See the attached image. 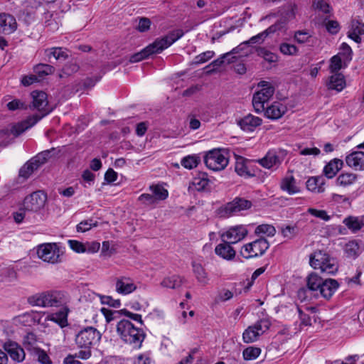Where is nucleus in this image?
Returning <instances> with one entry per match:
<instances>
[{
  "mask_svg": "<svg viewBox=\"0 0 364 364\" xmlns=\"http://www.w3.org/2000/svg\"><path fill=\"white\" fill-rule=\"evenodd\" d=\"M28 303L40 307H60L55 313L48 316V320L58 324L61 328L68 326V316L70 311L68 304L69 295L63 291H47L28 297Z\"/></svg>",
  "mask_w": 364,
  "mask_h": 364,
  "instance_id": "nucleus-1",
  "label": "nucleus"
},
{
  "mask_svg": "<svg viewBox=\"0 0 364 364\" xmlns=\"http://www.w3.org/2000/svg\"><path fill=\"white\" fill-rule=\"evenodd\" d=\"M31 95L33 99V107L37 109L40 112H41V114L40 115L33 114L25 121L16 124H9L2 130L4 134L17 136L23 134L28 129L32 127L41 119L47 115L51 111V108L48 106V97L46 92L35 90L33 91Z\"/></svg>",
  "mask_w": 364,
  "mask_h": 364,
  "instance_id": "nucleus-2",
  "label": "nucleus"
},
{
  "mask_svg": "<svg viewBox=\"0 0 364 364\" xmlns=\"http://www.w3.org/2000/svg\"><path fill=\"white\" fill-rule=\"evenodd\" d=\"M183 36L182 30L178 29L170 32L166 36L156 40L153 43L149 45L141 51L132 55L129 58L130 63L139 62L152 54L161 53L169 47Z\"/></svg>",
  "mask_w": 364,
  "mask_h": 364,
  "instance_id": "nucleus-3",
  "label": "nucleus"
},
{
  "mask_svg": "<svg viewBox=\"0 0 364 364\" xmlns=\"http://www.w3.org/2000/svg\"><path fill=\"white\" fill-rule=\"evenodd\" d=\"M117 333L124 343L136 349L141 348L146 336L141 328L135 326L127 319H121L117 322Z\"/></svg>",
  "mask_w": 364,
  "mask_h": 364,
  "instance_id": "nucleus-4",
  "label": "nucleus"
},
{
  "mask_svg": "<svg viewBox=\"0 0 364 364\" xmlns=\"http://www.w3.org/2000/svg\"><path fill=\"white\" fill-rule=\"evenodd\" d=\"M309 263L314 269H320L326 274H334L338 269L336 259L321 250L315 251L311 255Z\"/></svg>",
  "mask_w": 364,
  "mask_h": 364,
  "instance_id": "nucleus-5",
  "label": "nucleus"
},
{
  "mask_svg": "<svg viewBox=\"0 0 364 364\" xmlns=\"http://www.w3.org/2000/svg\"><path fill=\"white\" fill-rule=\"evenodd\" d=\"M258 87L261 89L254 94L252 105L255 112L260 113L264 110V103L273 96L275 88L271 82L267 81H261Z\"/></svg>",
  "mask_w": 364,
  "mask_h": 364,
  "instance_id": "nucleus-6",
  "label": "nucleus"
},
{
  "mask_svg": "<svg viewBox=\"0 0 364 364\" xmlns=\"http://www.w3.org/2000/svg\"><path fill=\"white\" fill-rule=\"evenodd\" d=\"M102 338L100 332L95 328L87 326L80 330L75 336V343L81 348H90L97 345Z\"/></svg>",
  "mask_w": 364,
  "mask_h": 364,
  "instance_id": "nucleus-7",
  "label": "nucleus"
},
{
  "mask_svg": "<svg viewBox=\"0 0 364 364\" xmlns=\"http://www.w3.org/2000/svg\"><path fill=\"white\" fill-rule=\"evenodd\" d=\"M206 166L214 171L223 170L228 164V158L225 150L215 149L206 153L204 157Z\"/></svg>",
  "mask_w": 364,
  "mask_h": 364,
  "instance_id": "nucleus-8",
  "label": "nucleus"
},
{
  "mask_svg": "<svg viewBox=\"0 0 364 364\" xmlns=\"http://www.w3.org/2000/svg\"><path fill=\"white\" fill-rule=\"evenodd\" d=\"M269 247V244L267 240L264 237H260L243 245L240 254L245 259L257 257L263 255Z\"/></svg>",
  "mask_w": 364,
  "mask_h": 364,
  "instance_id": "nucleus-9",
  "label": "nucleus"
},
{
  "mask_svg": "<svg viewBox=\"0 0 364 364\" xmlns=\"http://www.w3.org/2000/svg\"><path fill=\"white\" fill-rule=\"evenodd\" d=\"M37 255L43 261L55 264L60 261L63 251L56 243H43L38 245Z\"/></svg>",
  "mask_w": 364,
  "mask_h": 364,
  "instance_id": "nucleus-10",
  "label": "nucleus"
},
{
  "mask_svg": "<svg viewBox=\"0 0 364 364\" xmlns=\"http://www.w3.org/2000/svg\"><path fill=\"white\" fill-rule=\"evenodd\" d=\"M248 234L246 225H237L230 226L218 232L222 242H228L236 244L244 240Z\"/></svg>",
  "mask_w": 364,
  "mask_h": 364,
  "instance_id": "nucleus-11",
  "label": "nucleus"
},
{
  "mask_svg": "<svg viewBox=\"0 0 364 364\" xmlns=\"http://www.w3.org/2000/svg\"><path fill=\"white\" fill-rule=\"evenodd\" d=\"M46 200L47 196L43 192L35 191L24 198L23 209L28 212L36 213L44 207Z\"/></svg>",
  "mask_w": 364,
  "mask_h": 364,
  "instance_id": "nucleus-12",
  "label": "nucleus"
},
{
  "mask_svg": "<svg viewBox=\"0 0 364 364\" xmlns=\"http://www.w3.org/2000/svg\"><path fill=\"white\" fill-rule=\"evenodd\" d=\"M284 154L282 151L269 150L265 156L257 161L262 167L270 169L277 168L284 160Z\"/></svg>",
  "mask_w": 364,
  "mask_h": 364,
  "instance_id": "nucleus-13",
  "label": "nucleus"
},
{
  "mask_svg": "<svg viewBox=\"0 0 364 364\" xmlns=\"http://www.w3.org/2000/svg\"><path fill=\"white\" fill-rule=\"evenodd\" d=\"M252 205V203L250 200L237 197L224 206L223 212L226 216H232L250 209Z\"/></svg>",
  "mask_w": 364,
  "mask_h": 364,
  "instance_id": "nucleus-14",
  "label": "nucleus"
},
{
  "mask_svg": "<svg viewBox=\"0 0 364 364\" xmlns=\"http://www.w3.org/2000/svg\"><path fill=\"white\" fill-rule=\"evenodd\" d=\"M3 348L14 362L21 363L24 360L26 357L25 351L16 342L7 341L4 343Z\"/></svg>",
  "mask_w": 364,
  "mask_h": 364,
  "instance_id": "nucleus-15",
  "label": "nucleus"
},
{
  "mask_svg": "<svg viewBox=\"0 0 364 364\" xmlns=\"http://www.w3.org/2000/svg\"><path fill=\"white\" fill-rule=\"evenodd\" d=\"M287 111V106L281 102H274L264 108V116L275 120L281 118Z\"/></svg>",
  "mask_w": 364,
  "mask_h": 364,
  "instance_id": "nucleus-16",
  "label": "nucleus"
},
{
  "mask_svg": "<svg viewBox=\"0 0 364 364\" xmlns=\"http://www.w3.org/2000/svg\"><path fill=\"white\" fill-rule=\"evenodd\" d=\"M348 166L355 171L364 170V152L355 151L348 154L345 159Z\"/></svg>",
  "mask_w": 364,
  "mask_h": 364,
  "instance_id": "nucleus-17",
  "label": "nucleus"
},
{
  "mask_svg": "<svg viewBox=\"0 0 364 364\" xmlns=\"http://www.w3.org/2000/svg\"><path fill=\"white\" fill-rule=\"evenodd\" d=\"M136 289V286L130 277H119L115 282L116 291L122 295L131 294Z\"/></svg>",
  "mask_w": 364,
  "mask_h": 364,
  "instance_id": "nucleus-18",
  "label": "nucleus"
},
{
  "mask_svg": "<svg viewBox=\"0 0 364 364\" xmlns=\"http://www.w3.org/2000/svg\"><path fill=\"white\" fill-rule=\"evenodd\" d=\"M17 28L16 18L11 14H0V33L11 34Z\"/></svg>",
  "mask_w": 364,
  "mask_h": 364,
  "instance_id": "nucleus-19",
  "label": "nucleus"
},
{
  "mask_svg": "<svg viewBox=\"0 0 364 364\" xmlns=\"http://www.w3.org/2000/svg\"><path fill=\"white\" fill-rule=\"evenodd\" d=\"M339 287L338 282L334 279H324L318 292L326 299H329Z\"/></svg>",
  "mask_w": 364,
  "mask_h": 364,
  "instance_id": "nucleus-20",
  "label": "nucleus"
},
{
  "mask_svg": "<svg viewBox=\"0 0 364 364\" xmlns=\"http://www.w3.org/2000/svg\"><path fill=\"white\" fill-rule=\"evenodd\" d=\"M298 11L297 5L293 3L286 5L281 11L280 19L274 24L281 25V29L284 27L287 23L295 18Z\"/></svg>",
  "mask_w": 364,
  "mask_h": 364,
  "instance_id": "nucleus-21",
  "label": "nucleus"
},
{
  "mask_svg": "<svg viewBox=\"0 0 364 364\" xmlns=\"http://www.w3.org/2000/svg\"><path fill=\"white\" fill-rule=\"evenodd\" d=\"M231 245L232 244L228 242H222L218 244L215 248V255L223 259L232 260L235 257L236 252Z\"/></svg>",
  "mask_w": 364,
  "mask_h": 364,
  "instance_id": "nucleus-22",
  "label": "nucleus"
},
{
  "mask_svg": "<svg viewBox=\"0 0 364 364\" xmlns=\"http://www.w3.org/2000/svg\"><path fill=\"white\" fill-rule=\"evenodd\" d=\"M326 182V180L323 176H311L306 181V186L312 193H321L325 191Z\"/></svg>",
  "mask_w": 364,
  "mask_h": 364,
  "instance_id": "nucleus-23",
  "label": "nucleus"
},
{
  "mask_svg": "<svg viewBox=\"0 0 364 364\" xmlns=\"http://www.w3.org/2000/svg\"><path fill=\"white\" fill-rule=\"evenodd\" d=\"M280 188L289 195L300 193L301 189L297 186L295 178L292 175L285 176L280 182Z\"/></svg>",
  "mask_w": 364,
  "mask_h": 364,
  "instance_id": "nucleus-24",
  "label": "nucleus"
},
{
  "mask_svg": "<svg viewBox=\"0 0 364 364\" xmlns=\"http://www.w3.org/2000/svg\"><path fill=\"white\" fill-rule=\"evenodd\" d=\"M262 124V119L252 114H248L241 119L238 124L240 128L245 132H252L255 129Z\"/></svg>",
  "mask_w": 364,
  "mask_h": 364,
  "instance_id": "nucleus-25",
  "label": "nucleus"
},
{
  "mask_svg": "<svg viewBox=\"0 0 364 364\" xmlns=\"http://www.w3.org/2000/svg\"><path fill=\"white\" fill-rule=\"evenodd\" d=\"M343 161L339 159L331 160L323 168V173L328 178H333L343 168Z\"/></svg>",
  "mask_w": 364,
  "mask_h": 364,
  "instance_id": "nucleus-26",
  "label": "nucleus"
},
{
  "mask_svg": "<svg viewBox=\"0 0 364 364\" xmlns=\"http://www.w3.org/2000/svg\"><path fill=\"white\" fill-rule=\"evenodd\" d=\"M210 180L206 173H199L191 182V187L198 191H206L209 188Z\"/></svg>",
  "mask_w": 364,
  "mask_h": 364,
  "instance_id": "nucleus-27",
  "label": "nucleus"
},
{
  "mask_svg": "<svg viewBox=\"0 0 364 364\" xmlns=\"http://www.w3.org/2000/svg\"><path fill=\"white\" fill-rule=\"evenodd\" d=\"M343 223L352 233H356L364 227V216H348L344 218Z\"/></svg>",
  "mask_w": 364,
  "mask_h": 364,
  "instance_id": "nucleus-28",
  "label": "nucleus"
},
{
  "mask_svg": "<svg viewBox=\"0 0 364 364\" xmlns=\"http://www.w3.org/2000/svg\"><path fill=\"white\" fill-rule=\"evenodd\" d=\"M235 171L240 176L245 178H249L255 176V173L250 171L247 165V160L242 157L237 158L235 165Z\"/></svg>",
  "mask_w": 364,
  "mask_h": 364,
  "instance_id": "nucleus-29",
  "label": "nucleus"
},
{
  "mask_svg": "<svg viewBox=\"0 0 364 364\" xmlns=\"http://www.w3.org/2000/svg\"><path fill=\"white\" fill-rule=\"evenodd\" d=\"M327 87L330 90H335L338 92L341 91L346 87L344 77L341 73H333L327 83Z\"/></svg>",
  "mask_w": 364,
  "mask_h": 364,
  "instance_id": "nucleus-30",
  "label": "nucleus"
},
{
  "mask_svg": "<svg viewBox=\"0 0 364 364\" xmlns=\"http://www.w3.org/2000/svg\"><path fill=\"white\" fill-rule=\"evenodd\" d=\"M323 279H324L320 277L316 272H313L309 273L306 278L308 289L311 291L318 292Z\"/></svg>",
  "mask_w": 364,
  "mask_h": 364,
  "instance_id": "nucleus-31",
  "label": "nucleus"
},
{
  "mask_svg": "<svg viewBox=\"0 0 364 364\" xmlns=\"http://www.w3.org/2000/svg\"><path fill=\"white\" fill-rule=\"evenodd\" d=\"M281 30V25L273 24L270 26L265 31L258 33L256 36H252L248 41L249 43H261L264 39L271 33L276 32L277 31Z\"/></svg>",
  "mask_w": 364,
  "mask_h": 364,
  "instance_id": "nucleus-32",
  "label": "nucleus"
},
{
  "mask_svg": "<svg viewBox=\"0 0 364 364\" xmlns=\"http://www.w3.org/2000/svg\"><path fill=\"white\" fill-rule=\"evenodd\" d=\"M296 311L298 313V316L300 321V326H309L312 324V318L306 311L311 310L312 312H315V307H305L303 309L302 306H296Z\"/></svg>",
  "mask_w": 364,
  "mask_h": 364,
  "instance_id": "nucleus-33",
  "label": "nucleus"
},
{
  "mask_svg": "<svg viewBox=\"0 0 364 364\" xmlns=\"http://www.w3.org/2000/svg\"><path fill=\"white\" fill-rule=\"evenodd\" d=\"M346 256L350 259H356L362 252V247L356 240L349 241L345 245Z\"/></svg>",
  "mask_w": 364,
  "mask_h": 364,
  "instance_id": "nucleus-34",
  "label": "nucleus"
},
{
  "mask_svg": "<svg viewBox=\"0 0 364 364\" xmlns=\"http://www.w3.org/2000/svg\"><path fill=\"white\" fill-rule=\"evenodd\" d=\"M356 180V174L348 172H343L336 178V184L338 186L347 187L355 183Z\"/></svg>",
  "mask_w": 364,
  "mask_h": 364,
  "instance_id": "nucleus-35",
  "label": "nucleus"
},
{
  "mask_svg": "<svg viewBox=\"0 0 364 364\" xmlns=\"http://www.w3.org/2000/svg\"><path fill=\"white\" fill-rule=\"evenodd\" d=\"M294 39L299 43H306L309 46H314L316 43V38L306 31H296L294 34Z\"/></svg>",
  "mask_w": 364,
  "mask_h": 364,
  "instance_id": "nucleus-36",
  "label": "nucleus"
},
{
  "mask_svg": "<svg viewBox=\"0 0 364 364\" xmlns=\"http://www.w3.org/2000/svg\"><path fill=\"white\" fill-rule=\"evenodd\" d=\"M192 267L198 282L203 285L207 284L208 278L203 266L200 263L193 262Z\"/></svg>",
  "mask_w": 364,
  "mask_h": 364,
  "instance_id": "nucleus-37",
  "label": "nucleus"
},
{
  "mask_svg": "<svg viewBox=\"0 0 364 364\" xmlns=\"http://www.w3.org/2000/svg\"><path fill=\"white\" fill-rule=\"evenodd\" d=\"M46 53L49 59L53 58L55 60H65L68 56L67 50L60 47L47 49Z\"/></svg>",
  "mask_w": 364,
  "mask_h": 364,
  "instance_id": "nucleus-38",
  "label": "nucleus"
},
{
  "mask_svg": "<svg viewBox=\"0 0 364 364\" xmlns=\"http://www.w3.org/2000/svg\"><path fill=\"white\" fill-rule=\"evenodd\" d=\"M38 168V164L31 159L20 168L19 176L28 178Z\"/></svg>",
  "mask_w": 364,
  "mask_h": 364,
  "instance_id": "nucleus-39",
  "label": "nucleus"
},
{
  "mask_svg": "<svg viewBox=\"0 0 364 364\" xmlns=\"http://www.w3.org/2000/svg\"><path fill=\"white\" fill-rule=\"evenodd\" d=\"M249 43L248 41H245L242 43H240L238 46L234 48L230 52L226 53L223 55V58H227L230 56L231 54H237L241 53V56H247L250 53L251 50L249 47Z\"/></svg>",
  "mask_w": 364,
  "mask_h": 364,
  "instance_id": "nucleus-40",
  "label": "nucleus"
},
{
  "mask_svg": "<svg viewBox=\"0 0 364 364\" xmlns=\"http://www.w3.org/2000/svg\"><path fill=\"white\" fill-rule=\"evenodd\" d=\"M200 162V158L196 155H188L183 157L181 161V164L187 169H193L196 168Z\"/></svg>",
  "mask_w": 364,
  "mask_h": 364,
  "instance_id": "nucleus-41",
  "label": "nucleus"
},
{
  "mask_svg": "<svg viewBox=\"0 0 364 364\" xmlns=\"http://www.w3.org/2000/svg\"><path fill=\"white\" fill-rule=\"evenodd\" d=\"M255 328L253 326H250L245 330L242 333V339L245 343H253L260 336V334Z\"/></svg>",
  "mask_w": 364,
  "mask_h": 364,
  "instance_id": "nucleus-42",
  "label": "nucleus"
},
{
  "mask_svg": "<svg viewBox=\"0 0 364 364\" xmlns=\"http://www.w3.org/2000/svg\"><path fill=\"white\" fill-rule=\"evenodd\" d=\"M100 311L105 316L107 323L119 318L121 315L123 314V310H112L105 307H102L100 309Z\"/></svg>",
  "mask_w": 364,
  "mask_h": 364,
  "instance_id": "nucleus-43",
  "label": "nucleus"
},
{
  "mask_svg": "<svg viewBox=\"0 0 364 364\" xmlns=\"http://www.w3.org/2000/svg\"><path fill=\"white\" fill-rule=\"evenodd\" d=\"M257 55L268 63H276L278 60V56L277 54L264 48L259 47L257 48Z\"/></svg>",
  "mask_w": 364,
  "mask_h": 364,
  "instance_id": "nucleus-44",
  "label": "nucleus"
},
{
  "mask_svg": "<svg viewBox=\"0 0 364 364\" xmlns=\"http://www.w3.org/2000/svg\"><path fill=\"white\" fill-rule=\"evenodd\" d=\"M150 190L152 192L156 203L158 200H165L168 197V191L161 186H151Z\"/></svg>",
  "mask_w": 364,
  "mask_h": 364,
  "instance_id": "nucleus-45",
  "label": "nucleus"
},
{
  "mask_svg": "<svg viewBox=\"0 0 364 364\" xmlns=\"http://www.w3.org/2000/svg\"><path fill=\"white\" fill-rule=\"evenodd\" d=\"M255 233L259 235H266L268 237H272L276 233L275 228L269 224H262L258 225L255 230Z\"/></svg>",
  "mask_w": 364,
  "mask_h": 364,
  "instance_id": "nucleus-46",
  "label": "nucleus"
},
{
  "mask_svg": "<svg viewBox=\"0 0 364 364\" xmlns=\"http://www.w3.org/2000/svg\"><path fill=\"white\" fill-rule=\"evenodd\" d=\"M181 279L176 275H173L171 277L165 278L161 282V285L163 287L170 289L178 288L181 286Z\"/></svg>",
  "mask_w": 364,
  "mask_h": 364,
  "instance_id": "nucleus-47",
  "label": "nucleus"
},
{
  "mask_svg": "<svg viewBox=\"0 0 364 364\" xmlns=\"http://www.w3.org/2000/svg\"><path fill=\"white\" fill-rule=\"evenodd\" d=\"M261 353V349L257 347H248L243 350V358L246 360H252L257 358Z\"/></svg>",
  "mask_w": 364,
  "mask_h": 364,
  "instance_id": "nucleus-48",
  "label": "nucleus"
},
{
  "mask_svg": "<svg viewBox=\"0 0 364 364\" xmlns=\"http://www.w3.org/2000/svg\"><path fill=\"white\" fill-rule=\"evenodd\" d=\"M345 62L341 55H336L331 58L329 70L331 73H337L342 68V63Z\"/></svg>",
  "mask_w": 364,
  "mask_h": 364,
  "instance_id": "nucleus-49",
  "label": "nucleus"
},
{
  "mask_svg": "<svg viewBox=\"0 0 364 364\" xmlns=\"http://www.w3.org/2000/svg\"><path fill=\"white\" fill-rule=\"evenodd\" d=\"M307 212L317 218H319L323 221H329L331 219V216L329 215L327 211L324 210H318L313 208H309Z\"/></svg>",
  "mask_w": 364,
  "mask_h": 364,
  "instance_id": "nucleus-50",
  "label": "nucleus"
},
{
  "mask_svg": "<svg viewBox=\"0 0 364 364\" xmlns=\"http://www.w3.org/2000/svg\"><path fill=\"white\" fill-rule=\"evenodd\" d=\"M252 326L261 336L269 328L271 322L268 318H262L257 321Z\"/></svg>",
  "mask_w": 364,
  "mask_h": 364,
  "instance_id": "nucleus-51",
  "label": "nucleus"
},
{
  "mask_svg": "<svg viewBox=\"0 0 364 364\" xmlns=\"http://www.w3.org/2000/svg\"><path fill=\"white\" fill-rule=\"evenodd\" d=\"M340 50V52L337 55H341V57L343 58L344 61L351 60L352 49L346 43H343L341 44Z\"/></svg>",
  "mask_w": 364,
  "mask_h": 364,
  "instance_id": "nucleus-52",
  "label": "nucleus"
},
{
  "mask_svg": "<svg viewBox=\"0 0 364 364\" xmlns=\"http://www.w3.org/2000/svg\"><path fill=\"white\" fill-rule=\"evenodd\" d=\"M214 55L215 53L212 50L203 52L195 57L193 63L196 65L204 63L211 59Z\"/></svg>",
  "mask_w": 364,
  "mask_h": 364,
  "instance_id": "nucleus-53",
  "label": "nucleus"
},
{
  "mask_svg": "<svg viewBox=\"0 0 364 364\" xmlns=\"http://www.w3.org/2000/svg\"><path fill=\"white\" fill-rule=\"evenodd\" d=\"M50 151L46 150L38 154L36 156L33 157L32 159L36 164H38V166L40 167L47 161V160L50 158Z\"/></svg>",
  "mask_w": 364,
  "mask_h": 364,
  "instance_id": "nucleus-54",
  "label": "nucleus"
},
{
  "mask_svg": "<svg viewBox=\"0 0 364 364\" xmlns=\"http://www.w3.org/2000/svg\"><path fill=\"white\" fill-rule=\"evenodd\" d=\"M33 352L41 364H51V360L46 351L38 348H34Z\"/></svg>",
  "mask_w": 364,
  "mask_h": 364,
  "instance_id": "nucleus-55",
  "label": "nucleus"
},
{
  "mask_svg": "<svg viewBox=\"0 0 364 364\" xmlns=\"http://www.w3.org/2000/svg\"><path fill=\"white\" fill-rule=\"evenodd\" d=\"M54 68L47 64H40L35 68V72L40 76L47 75L53 73Z\"/></svg>",
  "mask_w": 364,
  "mask_h": 364,
  "instance_id": "nucleus-56",
  "label": "nucleus"
},
{
  "mask_svg": "<svg viewBox=\"0 0 364 364\" xmlns=\"http://www.w3.org/2000/svg\"><path fill=\"white\" fill-rule=\"evenodd\" d=\"M68 242L70 249L77 253H83L87 252V249L84 244L77 240H70Z\"/></svg>",
  "mask_w": 364,
  "mask_h": 364,
  "instance_id": "nucleus-57",
  "label": "nucleus"
},
{
  "mask_svg": "<svg viewBox=\"0 0 364 364\" xmlns=\"http://www.w3.org/2000/svg\"><path fill=\"white\" fill-rule=\"evenodd\" d=\"M313 6L315 9L320 10L325 14L330 12L329 4L323 0H315L313 3Z\"/></svg>",
  "mask_w": 364,
  "mask_h": 364,
  "instance_id": "nucleus-58",
  "label": "nucleus"
},
{
  "mask_svg": "<svg viewBox=\"0 0 364 364\" xmlns=\"http://www.w3.org/2000/svg\"><path fill=\"white\" fill-rule=\"evenodd\" d=\"M280 51L284 55H295L298 49L294 45L282 43L280 46Z\"/></svg>",
  "mask_w": 364,
  "mask_h": 364,
  "instance_id": "nucleus-59",
  "label": "nucleus"
},
{
  "mask_svg": "<svg viewBox=\"0 0 364 364\" xmlns=\"http://www.w3.org/2000/svg\"><path fill=\"white\" fill-rule=\"evenodd\" d=\"M233 296V293L228 289L222 290L217 296L215 301L217 302H224L231 299Z\"/></svg>",
  "mask_w": 364,
  "mask_h": 364,
  "instance_id": "nucleus-60",
  "label": "nucleus"
},
{
  "mask_svg": "<svg viewBox=\"0 0 364 364\" xmlns=\"http://www.w3.org/2000/svg\"><path fill=\"white\" fill-rule=\"evenodd\" d=\"M92 226H96V224L93 223L92 220H84L80 222L76 228L77 232H84L90 230Z\"/></svg>",
  "mask_w": 364,
  "mask_h": 364,
  "instance_id": "nucleus-61",
  "label": "nucleus"
},
{
  "mask_svg": "<svg viewBox=\"0 0 364 364\" xmlns=\"http://www.w3.org/2000/svg\"><path fill=\"white\" fill-rule=\"evenodd\" d=\"M100 300L102 304H107L112 307H119L120 306V301L119 299H114L111 296H100Z\"/></svg>",
  "mask_w": 364,
  "mask_h": 364,
  "instance_id": "nucleus-62",
  "label": "nucleus"
},
{
  "mask_svg": "<svg viewBox=\"0 0 364 364\" xmlns=\"http://www.w3.org/2000/svg\"><path fill=\"white\" fill-rule=\"evenodd\" d=\"M7 107L9 110L14 111L16 109H24L26 107L25 104L20 100H14L7 104Z\"/></svg>",
  "mask_w": 364,
  "mask_h": 364,
  "instance_id": "nucleus-63",
  "label": "nucleus"
},
{
  "mask_svg": "<svg viewBox=\"0 0 364 364\" xmlns=\"http://www.w3.org/2000/svg\"><path fill=\"white\" fill-rule=\"evenodd\" d=\"M350 30L360 35L364 34V23L353 20L351 21Z\"/></svg>",
  "mask_w": 364,
  "mask_h": 364,
  "instance_id": "nucleus-64",
  "label": "nucleus"
}]
</instances>
